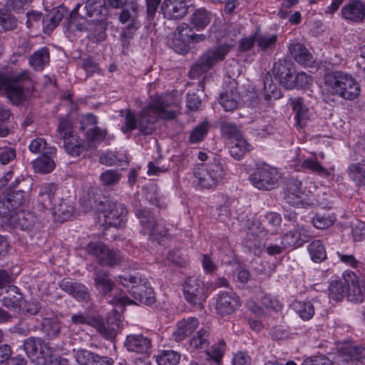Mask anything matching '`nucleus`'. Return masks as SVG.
I'll return each instance as SVG.
<instances>
[{
	"instance_id": "obj_1",
	"label": "nucleus",
	"mask_w": 365,
	"mask_h": 365,
	"mask_svg": "<svg viewBox=\"0 0 365 365\" xmlns=\"http://www.w3.org/2000/svg\"><path fill=\"white\" fill-rule=\"evenodd\" d=\"M177 109L178 102L170 96L155 98L138 114L137 118L133 113L128 110L121 130L126 133L138 128L143 135H151L155 130L158 119H173Z\"/></svg>"
},
{
	"instance_id": "obj_2",
	"label": "nucleus",
	"mask_w": 365,
	"mask_h": 365,
	"mask_svg": "<svg viewBox=\"0 0 365 365\" xmlns=\"http://www.w3.org/2000/svg\"><path fill=\"white\" fill-rule=\"evenodd\" d=\"M327 93L346 101H353L360 94V85L349 73L336 71L327 73L324 78Z\"/></svg>"
},
{
	"instance_id": "obj_3",
	"label": "nucleus",
	"mask_w": 365,
	"mask_h": 365,
	"mask_svg": "<svg viewBox=\"0 0 365 365\" xmlns=\"http://www.w3.org/2000/svg\"><path fill=\"white\" fill-rule=\"evenodd\" d=\"M0 88L4 89L8 98L15 104L25 101L31 94L34 84L27 71L19 73L0 76Z\"/></svg>"
},
{
	"instance_id": "obj_4",
	"label": "nucleus",
	"mask_w": 365,
	"mask_h": 365,
	"mask_svg": "<svg viewBox=\"0 0 365 365\" xmlns=\"http://www.w3.org/2000/svg\"><path fill=\"white\" fill-rule=\"evenodd\" d=\"M227 170L222 160L217 157L207 163L197 164L193 169L194 182L201 189H214L225 178Z\"/></svg>"
},
{
	"instance_id": "obj_5",
	"label": "nucleus",
	"mask_w": 365,
	"mask_h": 365,
	"mask_svg": "<svg viewBox=\"0 0 365 365\" xmlns=\"http://www.w3.org/2000/svg\"><path fill=\"white\" fill-rule=\"evenodd\" d=\"M120 278L121 284L139 303L148 306H152L155 303L156 299L153 289L146 279H138L133 276L128 278L122 277Z\"/></svg>"
},
{
	"instance_id": "obj_6",
	"label": "nucleus",
	"mask_w": 365,
	"mask_h": 365,
	"mask_svg": "<svg viewBox=\"0 0 365 365\" xmlns=\"http://www.w3.org/2000/svg\"><path fill=\"white\" fill-rule=\"evenodd\" d=\"M57 133L58 137L63 140L66 152L71 156H79L83 151L88 149L86 142L74 133L72 124L68 120L59 119Z\"/></svg>"
},
{
	"instance_id": "obj_7",
	"label": "nucleus",
	"mask_w": 365,
	"mask_h": 365,
	"mask_svg": "<svg viewBox=\"0 0 365 365\" xmlns=\"http://www.w3.org/2000/svg\"><path fill=\"white\" fill-rule=\"evenodd\" d=\"M281 178V173L275 168L263 165L255 169L249 180L258 190H271L278 187Z\"/></svg>"
},
{
	"instance_id": "obj_8",
	"label": "nucleus",
	"mask_w": 365,
	"mask_h": 365,
	"mask_svg": "<svg viewBox=\"0 0 365 365\" xmlns=\"http://www.w3.org/2000/svg\"><path fill=\"white\" fill-rule=\"evenodd\" d=\"M135 214L139 220L141 233L148 235L150 240L160 243V239L166 236L168 230L156 222L154 215L147 208L137 207Z\"/></svg>"
},
{
	"instance_id": "obj_9",
	"label": "nucleus",
	"mask_w": 365,
	"mask_h": 365,
	"mask_svg": "<svg viewBox=\"0 0 365 365\" xmlns=\"http://www.w3.org/2000/svg\"><path fill=\"white\" fill-rule=\"evenodd\" d=\"M126 208L117 202L106 204L98 215L99 222L106 227H118L125 220Z\"/></svg>"
},
{
	"instance_id": "obj_10",
	"label": "nucleus",
	"mask_w": 365,
	"mask_h": 365,
	"mask_svg": "<svg viewBox=\"0 0 365 365\" xmlns=\"http://www.w3.org/2000/svg\"><path fill=\"white\" fill-rule=\"evenodd\" d=\"M183 292L185 300L198 308L202 307L207 297L203 282L197 277H190L187 279Z\"/></svg>"
},
{
	"instance_id": "obj_11",
	"label": "nucleus",
	"mask_w": 365,
	"mask_h": 365,
	"mask_svg": "<svg viewBox=\"0 0 365 365\" xmlns=\"http://www.w3.org/2000/svg\"><path fill=\"white\" fill-rule=\"evenodd\" d=\"M9 224L24 231H29L39 227L40 222L36 214L31 211L19 210L11 214Z\"/></svg>"
},
{
	"instance_id": "obj_12",
	"label": "nucleus",
	"mask_w": 365,
	"mask_h": 365,
	"mask_svg": "<svg viewBox=\"0 0 365 365\" xmlns=\"http://www.w3.org/2000/svg\"><path fill=\"white\" fill-rule=\"evenodd\" d=\"M339 360L344 365H365V346L346 345L339 353Z\"/></svg>"
},
{
	"instance_id": "obj_13",
	"label": "nucleus",
	"mask_w": 365,
	"mask_h": 365,
	"mask_svg": "<svg viewBox=\"0 0 365 365\" xmlns=\"http://www.w3.org/2000/svg\"><path fill=\"white\" fill-rule=\"evenodd\" d=\"M341 14L346 21L361 23L365 20V2L349 0L341 8Z\"/></svg>"
},
{
	"instance_id": "obj_14",
	"label": "nucleus",
	"mask_w": 365,
	"mask_h": 365,
	"mask_svg": "<svg viewBox=\"0 0 365 365\" xmlns=\"http://www.w3.org/2000/svg\"><path fill=\"white\" fill-rule=\"evenodd\" d=\"M94 327L104 338L107 339H113L115 337L119 331L120 327V321L118 315L113 317H108L105 323L100 317H96L93 323Z\"/></svg>"
},
{
	"instance_id": "obj_15",
	"label": "nucleus",
	"mask_w": 365,
	"mask_h": 365,
	"mask_svg": "<svg viewBox=\"0 0 365 365\" xmlns=\"http://www.w3.org/2000/svg\"><path fill=\"white\" fill-rule=\"evenodd\" d=\"M240 307L239 297L233 292H222L217 297L215 309L221 316L230 315Z\"/></svg>"
},
{
	"instance_id": "obj_16",
	"label": "nucleus",
	"mask_w": 365,
	"mask_h": 365,
	"mask_svg": "<svg viewBox=\"0 0 365 365\" xmlns=\"http://www.w3.org/2000/svg\"><path fill=\"white\" fill-rule=\"evenodd\" d=\"M273 72L284 88L287 89L295 88L294 76H293L294 68L290 62L285 60L279 61L274 63Z\"/></svg>"
},
{
	"instance_id": "obj_17",
	"label": "nucleus",
	"mask_w": 365,
	"mask_h": 365,
	"mask_svg": "<svg viewBox=\"0 0 365 365\" xmlns=\"http://www.w3.org/2000/svg\"><path fill=\"white\" fill-rule=\"evenodd\" d=\"M304 195L301 181L295 178L287 180L284 192V199L287 204L293 206L301 205Z\"/></svg>"
},
{
	"instance_id": "obj_18",
	"label": "nucleus",
	"mask_w": 365,
	"mask_h": 365,
	"mask_svg": "<svg viewBox=\"0 0 365 365\" xmlns=\"http://www.w3.org/2000/svg\"><path fill=\"white\" fill-rule=\"evenodd\" d=\"M310 237L309 231L304 226L297 225L296 229L288 232L282 237V245L286 248L301 247Z\"/></svg>"
},
{
	"instance_id": "obj_19",
	"label": "nucleus",
	"mask_w": 365,
	"mask_h": 365,
	"mask_svg": "<svg viewBox=\"0 0 365 365\" xmlns=\"http://www.w3.org/2000/svg\"><path fill=\"white\" fill-rule=\"evenodd\" d=\"M192 29L187 24L179 25L174 34V49L178 53H185L188 51V43L192 36Z\"/></svg>"
},
{
	"instance_id": "obj_20",
	"label": "nucleus",
	"mask_w": 365,
	"mask_h": 365,
	"mask_svg": "<svg viewBox=\"0 0 365 365\" xmlns=\"http://www.w3.org/2000/svg\"><path fill=\"white\" fill-rule=\"evenodd\" d=\"M240 97L235 81L230 82L220 97V104L226 111H232L238 107Z\"/></svg>"
},
{
	"instance_id": "obj_21",
	"label": "nucleus",
	"mask_w": 365,
	"mask_h": 365,
	"mask_svg": "<svg viewBox=\"0 0 365 365\" xmlns=\"http://www.w3.org/2000/svg\"><path fill=\"white\" fill-rule=\"evenodd\" d=\"M124 346L130 352L148 354L151 348V341L143 334H130L125 339Z\"/></svg>"
},
{
	"instance_id": "obj_22",
	"label": "nucleus",
	"mask_w": 365,
	"mask_h": 365,
	"mask_svg": "<svg viewBox=\"0 0 365 365\" xmlns=\"http://www.w3.org/2000/svg\"><path fill=\"white\" fill-rule=\"evenodd\" d=\"M23 348L29 358L46 359L51 352L50 347L39 338L30 337L26 339Z\"/></svg>"
},
{
	"instance_id": "obj_23",
	"label": "nucleus",
	"mask_w": 365,
	"mask_h": 365,
	"mask_svg": "<svg viewBox=\"0 0 365 365\" xmlns=\"http://www.w3.org/2000/svg\"><path fill=\"white\" fill-rule=\"evenodd\" d=\"M60 288L78 301H88L89 292L86 286L80 282L64 279L59 283Z\"/></svg>"
},
{
	"instance_id": "obj_24",
	"label": "nucleus",
	"mask_w": 365,
	"mask_h": 365,
	"mask_svg": "<svg viewBox=\"0 0 365 365\" xmlns=\"http://www.w3.org/2000/svg\"><path fill=\"white\" fill-rule=\"evenodd\" d=\"M161 10L165 16L170 19H181L188 11V6L183 0H164Z\"/></svg>"
},
{
	"instance_id": "obj_25",
	"label": "nucleus",
	"mask_w": 365,
	"mask_h": 365,
	"mask_svg": "<svg viewBox=\"0 0 365 365\" xmlns=\"http://www.w3.org/2000/svg\"><path fill=\"white\" fill-rule=\"evenodd\" d=\"M291 106L295 113L294 118L296 125L298 127H304L309 118V110L304 103V100L300 97L291 98L289 100Z\"/></svg>"
},
{
	"instance_id": "obj_26",
	"label": "nucleus",
	"mask_w": 365,
	"mask_h": 365,
	"mask_svg": "<svg viewBox=\"0 0 365 365\" xmlns=\"http://www.w3.org/2000/svg\"><path fill=\"white\" fill-rule=\"evenodd\" d=\"M199 321L195 317L183 319L178 323V328L173 333L177 341H180L190 336L198 327Z\"/></svg>"
},
{
	"instance_id": "obj_27",
	"label": "nucleus",
	"mask_w": 365,
	"mask_h": 365,
	"mask_svg": "<svg viewBox=\"0 0 365 365\" xmlns=\"http://www.w3.org/2000/svg\"><path fill=\"white\" fill-rule=\"evenodd\" d=\"M57 189L58 187L54 183H43L39 186L38 200L43 208L53 207Z\"/></svg>"
},
{
	"instance_id": "obj_28",
	"label": "nucleus",
	"mask_w": 365,
	"mask_h": 365,
	"mask_svg": "<svg viewBox=\"0 0 365 365\" xmlns=\"http://www.w3.org/2000/svg\"><path fill=\"white\" fill-rule=\"evenodd\" d=\"M230 46L227 45H219L215 48L208 50L204 53L200 58L210 68L220 61L225 59L230 51Z\"/></svg>"
},
{
	"instance_id": "obj_29",
	"label": "nucleus",
	"mask_w": 365,
	"mask_h": 365,
	"mask_svg": "<svg viewBox=\"0 0 365 365\" xmlns=\"http://www.w3.org/2000/svg\"><path fill=\"white\" fill-rule=\"evenodd\" d=\"M349 179L357 187L365 185V158L351 163L346 170Z\"/></svg>"
},
{
	"instance_id": "obj_30",
	"label": "nucleus",
	"mask_w": 365,
	"mask_h": 365,
	"mask_svg": "<svg viewBox=\"0 0 365 365\" xmlns=\"http://www.w3.org/2000/svg\"><path fill=\"white\" fill-rule=\"evenodd\" d=\"M66 13L67 10L64 6L53 9L43 19L44 32H51L59 24Z\"/></svg>"
},
{
	"instance_id": "obj_31",
	"label": "nucleus",
	"mask_w": 365,
	"mask_h": 365,
	"mask_svg": "<svg viewBox=\"0 0 365 365\" xmlns=\"http://www.w3.org/2000/svg\"><path fill=\"white\" fill-rule=\"evenodd\" d=\"M6 292V296L0 299V301L4 307L14 309H19V307H21L23 294L20 292L17 287L9 285L7 287Z\"/></svg>"
},
{
	"instance_id": "obj_32",
	"label": "nucleus",
	"mask_w": 365,
	"mask_h": 365,
	"mask_svg": "<svg viewBox=\"0 0 365 365\" xmlns=\"http://www.w3.org/2000/svg\"><path fill=\"white\" fill-rule=\"evenodd\" d=\"M289 50L294 59L303 66H310L313 62L312 55L304 46L297 43L289 46Z\"/></svg>"
},
{
	"instance_id": "obj_33",
	"label": "nucleus",
	"mask_w": 365,
	"mask_h": 365,
	"mask_svg": "<svg viewBox=\"0 0 365 365\" xmlns=\"http://www.w3.org/2000/svg\"><path fill=\"white\" fill-rule=\"evenodd\" d=\"M94 282L96 289L105 296L110 292L115 287V283L110 278L108 272L104 270H98L95 272Z\"/></svg>"
},
{
	"instance_id": "obj_34",
	"label": "nucleus",
	"mask_w": 365,
	"mask_h": 365,
	"mask_svg": "<svg viewBox=\"0 0 365 365\" xmlns=\"http://www.w3.org/2000/svg\"><path fill=\"white\" fill-rule=\"evenodd\" d=\"M50 61L49 50L43 47L36 51L29 58V65L37 71H41Z\"/></svg>"
},
{
	"instance_id": "obj_35",
	"label": "nucleus",
	"mask_w": 365,
	"mask_h": 365,
	"mask_svg": "<svg viewBox=\"0 0 365 365\" xmlns=\"http://www.w3.org/2000/svg\"><path fill=\"white\" fill-rule=\"evenodd\" d=\"M129 9H124L122 10L119 20L122 24L130 22L128 25L136 26V29L140 27V24L137 19L138 17L139 4L132 1L128 4Z\"/></svg>"
},
{
	"instance_id": "obj_36",
	"label": "nucleus",
	"mask_w": 365,
	"mask_h": 365,
	"mask_svg": "<svg viewBox=\"0 0 365 365\" xmlns=\"http://www.w3.org/2000/svg\"><path fill=\"white\" fill-rule=\"evenodd\" d=\"M252 148L251 144H250L242 135L232 141V145L230 148V154L235 159L240 160L244 157L246 153L251 150Z\"/></svg>"
},
{
	"instance_id": "obj_37",
	"label": "nucleus",
	"mask_w": 365,
	"mask_h": 365,
	"mask_svg": "<svg viewBox=\"0 0 365 365\" xmlns=\"http://www.w3.org/2000/svg\"><path fill=\"white\" fill-rule=\"evenodd\" d=\"M54 155H41L32 163L33 168L36 173L46 174L51 173L56 166L52 158Z\"/></svg>"
},
{
	"instance_id": "obj_38",
	"label": "nucleus",
	"mask_w": 365,
	"mask_h": 365,
	"mask_svg": "<svg viewBox=\"0 0 365 365\" xmlns=\"http://www.w3.org/2000/svg\"><path fill=\"white\" fill-rule=\"evenodd\" d=\"M212 14L205 8L197 9L192 16V24L197 31L204 29L210 23Z\"/></svg>"
},
{
	"instance_id": "obj_39",
	"label": "nucleus",
	"mask_w": 365,
	"mask_h": 365,
	"mask_svg": "<svg viewBox=\"0 0 365 365\" xmlns=\"http://www.w3.org/2000/svg\"><path fill=\"white\" fill-rule=\"evenodd\" d=\"M190 346L195 349L207 350L210 345V331L206 329H200L190 339Z\"/></svg>"
},
{
	"instance_id": "obj_40",
	"label": "nucleus",
	"mask_w": 365,
	"mask_h": 365,
	"mask_svg": "<svg viewBox=\"0 0 365 365\" xmlns=\"http://www.w3.org/2000/svg\"><path fill=\"white\" fill-rule=\"evenodd\" d=\"M29 150L33 153L41 155H56V149L53 146H48L46 140L43 138H37L32 140L29 145Z\"/></svg>"
},
{
	"instance_id": "obj_41",
	"label": "nucleus",
	"mask_w": 365,
	"mask_h": 365,
	"mask_svg": "<svg viewBox=\"0 0 365 365\" xmlns=\"http://www.w3.org/2000/svg\"><path fill=\"white\" fill-rule=\"evenodd\" d=\"M107 132L106 130H102L97 125L91 129V130L85 133L86 144L88 149L95 148L98 143L102 142Z\"/></svg>"
},
{
	"instance_id": "obj_42",
	"label": "nucleus",
	"mask_w": 365,
	"mask_h": 365,
	"mask_svg": "<svg viewBox=\"0 0 365 365\" xmlns=\"http://www.w3.org/2000/svg\"><path fill=\"white\" fill-rule=\"evenodd\" d=\"M292 307L303 320L312 319L314 314V307L311 302L295 301Z\"/></svg>"
},
{
	"instance_id": "obj_43",
	"label": "nucleus",
	"mask_w": 365,
	"mask_h": 365,
	"mask_svg": "<svg viewBox=\"0 0 365 365\" xmlns=\"http://www.w3.org/2000/svg\"><path fill=\"white\" fill-rule=\"evenodd\" d=\"M350 287L352 288V284H346L341 281L333 282L329 289V297L336 301L341 300L347 292H349L348 296L349 295Z\"/></svg>"
},
{
	"instance_id": "obj_44",
	"label": "nucleus",
	"mask_w": 365,
	"mask_h": 365,
	"mask_svg": "<svg viewBox=\"0 0 365 365\" xmlns=\"http://www.w3.org/2000/svg\"><path fill=\"white\" fill-rule=\"evenodd\" d=\"M277 35L274 34H256V42L262 51L272 50L275 47Z\"/></svg>"
},
{
	"instance_id": "obj_45",
	"label": "nucleus",
	"mask_w": 365,
	"mask_h": 365,
	"mask_svg": "<svg viewBox=\"0 0 365 365\" xmlns=\"http://www.w3.org/2000/svg\"><path fill=\"white\" fill-rule=\"evenodd\" d=\"M308 252L312 261L321 262L327 257V253L320 240H314L308 246Z\"/></svg>"
},
{
	"instance_id": "obj_46",
	"label": "nucleus",
	"mask_w": 365,
	"mask_h": 365,
	"mask_svg": "<svg viewBox=\"0 0 365 365\" xmlns=\"http://www.w3.org/2000/svg\"><path fill=\"white\" fill-rule=\"evenodd\" d=\"M264 96L267 101L272 98L278 99L281 96L277 84L274 83L272 76L268 73L264 77Z\"/></svg>"
},
{
	"instance_id": "obj_47",
	"label": "nucleus",
	"mask_w": 365,
	"mask_h": 365,
	"mask_svg": "<svg viewBox=\"0 0 365 365\" xmlns=\"http://www.w3.org/2000/svg\"><path fill=\"white\" fill-rule=\"evenodd\" d=\"M180 359V354L173 350L163 351L156 356L158 365H177Z\"/></svg>"
},
{
	"instance_id": "obj_48",
	"label": "nucleus",
	"mask_w": 365,
	"mask_h": 365,
	"mask_svg": "<svg viewBox=\"0 0 365 365\" xmlns=\"http://www.w3.org/2000/svg\"><path fill=\"white\" fill-rule=\"evenodd\" d=\"M20 181V179H16L15 185L14 183H12L13 190L6 195V197L14 209L23 205L26 199V192L24 191L21 190H14L16 187V183H19Z\"/></svg>"
},
{
	"instance_id": "obj_49",
	"label": "nucleus",
	"mask_w": 365,
	"mask_h": 365,
	"mask_svg": "<svg viewBox=\"0 0 365 365\" xmlns=\"http://www.w3.org/2000/svg\"><path fill=\"white\" fill-rule=\"evenodd\" d=\"M122 259V256L119 252L107 247L103 257H101L100 264L106 267H115L119 265Z\"/></svg>"
},
{
	"instance_id": "obj_50",
	"label": "nucleus",
	"mask_w": 365,
	"mask_h": 365,
	"mask_svg": "<svg viewBox=\"0 0 365 365\" xmlns=\"http://www.w3.org/2000/svg\"><path fill=\"white\" fill-rule=\"evenodd\" d=\"M42 328L49 338L57 336L61 329L58 317L53 316L50 318H45L42 322Z\"/></svg>"
},
{
	"instance_id": "obj_51",
	"label": "nucleus",
	"mask_w": 365,
	"mask_h": 365,
	"mask_svg": "<svg viewBox=\"0 0 365 365\" xmlns=\"http://www.w3.org/2000/svg\"><path fill=\"white\" fill-rule=\"evenodd\" d=\"M252 132L257 137L266 138L274 133V128L269 122L261 119L256 121Z\"/></svg>"
},
{
	"instance_id": "obj_52",
	"label": "nucleus",
	"mask_w": 365,
	"mask_h": 365,
	"mask_svg": "<svg viewBox=\"0 0 365 365\" xmlns=\"http://www.w3.org/2000/svg\"><path fill=\"white\" fill-rule=\"evenodd\" d=\"M209 123L207 121L200 123L191 130L189 141L191 143H197L202 141L207 135Z\"/></svg>"
},
{
	"instance_id": "obj_53",
	"label": "nucleus",
	"mask_w": 365,
	"mask_h": 365,
	"mask_svg": "<svg viewBox=\"0 0 365 365\" xmlns=\"http://www.w3.org/2000/svg\"><path fill=\"white\" fill-rule=\"evenodd\" d=\"M226 344L223 339H220L217 343L214 344L210 349L206 350L207 355L217 364L220 362V360L224 354Z\"/></svg>"
},
{
	"instance_id": "obj_54",
	"label": "nucleus",
	"mask_w": 365,
	"mask_h": 365,
	"mask_svg": "<svg viewBox=\"0 0 365 365\" xmlns=\"http://www.w3.org/2000/svg\"><path fill=\"white\" fill-rule=\"evenodd\" d=\"M51 209L53 210L54 214L58 215L63 220L68 218L73 212V206L63 200H61L58 205L53 203V206Z\"/></svg>"
},
{
	"instance_id": "obj_55",
	"label": "nucleus",
	"mask_w": 365,
	"mask_h": 365,
	"mask_svg": "<svg viewBox=\"0 0 365 365\" xmlns=\"http://www.w3.org/2000/svg\"><path fill=\"white\" fill-rule=\"evenodd\" d=\"M107 245L101 242H90L86 247V252L95 257L100 264L101 257H103Z\"/></svg>"
},
{
	"instance_id": "obj_56",
	"label": "nucleus",
	"mask_w": 365,
	"mask_h": 365,
	"mask_svg": "<svg viewBox=\"0 0 365 365\" xmlns=\"http://www.w3.org/2000/svg\"><path fill=\"white\" fill-rule=\"evenodd\" d=\"M349 299L356 303H361L365 299V279L360 286L352 281V288H349Z\"/></svg>"
},
{
	"instance_id": "obj_57",
	"label": "nucleus",
	"mask_w": 365,
	"mask_h": 365,
	"mask_svg": "<svg viewBox=\"0 0 365 365\" xmlns=\"http://www.w3.org/2000/svg\"><path fill=\"white\" fill-rule=\"evenodd\" d=\"M0 26L4 30H12L16 27L17 21L9 11L0 9Z\"/></svg>"
},
{
	"instance_id": "obj_58",
	"label": "nucleus",
	"mask_w": 365,
	"mask_h": 365,
	"mask_svg": "<svg viewBox=\"0 0 365 365\" xmlns=\"http://www.w3.org/2000/svg\"><path fill=\"white\" fill-rule=\"evenodd\" d=\"M222 134L225 138L232 140L242 136V134L238 127L231 123H223L221 125Z\"/></svg>"
},
{
	"instance_id": "obj_59",
	"label": "nucleus",
	"mask_w": 365,
	"mask_h": 365,
	"mask_svg": "<svg viewBox=\"0 0 365 365\" xmlns=\"http://www.w3.org/2000/svg\"><path fill=\"white\" fill-rule=\"evenodd\" d=\"M106 5V0H87L85 5L87 16L91 17L94 15L101 14L102 8Z\"/></svg>"
},
{
	"instance_id": "obj_60",
	"label": "nucleus",
	"mask_w": 365,
	"mask_h": 365,
	"mask_svg": "<svg viewBox=\"0 0 365 365\" xmlns=\"http://www.w3.org/2000/svg\"><path fill=\"white\" fill-rule=\"evenodd\" d=\"M121 177V173L118 170H108L101 175L100 179L104 185L110 186L118 183Z\"/></svg>"
},
{
	"instance_id": "obj_61",
	"label": "nucleus",
	"mask_w": 365,
	"mask_h": 365,
	"mask_svg": "<svg viewBox=\"0 0 365 365\" xmlns=\"http://www.w3.org/2000/svg\"><path fill=\"white\" fill-rule=\"evenodd\" d=\"M302 166L312 173L319 174L323 176L329 175V171L324 168L318 161L314 159H306L303 161Z\"/></svg>"
},
{
	"instance_id": "obj_62",
	"label": "nucleus",
	"mask_w": 365,
	"mask_h": 365,
	"mask_svg": "<svg viewBox=\"0 0 365 365\" xmlns=\"http://www.w3.org/2000/svg\"><path fill=\"white\" fill-rule=\"evenodd\" d=\"M211 68L208 66L200 58L193 64L189 71L191 78H199L205 75Z\"/></svg>"
},
{
	"instance_id": "obj_63",
	"label": "nucleus",
	"mask_w": 365,
	"mask_h": 365,
	"mask_svg": "<svg viewBox=\"0 0 365 365\" xmlns=\"http://www.w3.org/2000/svg\"><path fill=\"white\" fill-rule=\"evenodd\" d=\"M96 317H91L88 314L78 312L71 317L70 327L88 324L93 326Z\"/></svg>"
},
{
	"instance_id": "obj_64",
	"label": "nucleus",
	"mask_w": 365,
	"mask_h": 365,
	"mask_svg": "<svg viewBox=\"0 0 365 365\" xmlns=\"http://www.w3.org/2000/svg\"><path fill=\"white\" fill-rule=\"evenodd\" d=\"M98 118L95 115L91 113L83 115L80 121L79 129L83 132L87 133L97 125Z\"/></svg>"
}]
</instances>
